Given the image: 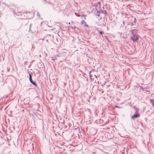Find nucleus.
<instances>
[{"mask_svg":"<svg viewBox=\"0 0 154 154\" xmlns=\"http://www.w3.org/2000/svg\"><path fill=\"white\" fill-rule=\"evenodd\" d=\"M133 36L130 37V39L134 42L136 41L138 39L139 36L135 34H132Z\"/></svg>","mask_w":154,"mask_h":154,"instance_id":"f257e3e1","label":"nucleus"},{"mask_svg":"<svg viewBox=\"0 0 154 154\" xmlns=\"http://www.w3.org/2000/svg\"><path fill=\"white\" fill-rule=\"evenodd\" d=\"M138 109H136V113L134 114L133 116H132V119H134L135 118H136L140 116V114L138 113H137V112H138Z\"/></svg>","mask_w":154,"mask_h":154,"instance_id":"f03ea898","label":"nucleus"},{"mask_svg":"<svg viewBox=\"0 0 154 154\" xmlns=\"http://www.w3.org/2000/svg\"><path fill=\"white\" fill-rule=\"evenodd\" d=\"M29 79L30 82L34 85H36V84L34 82L32 79V76L30 74H29Z\"/></svg>","mask_w":154,"mask_h":154,"instance_id":"7ed1b4c3","label":"nucleus"},{"mask_svg":"<svg viewBox=\"0 0 154 154\" xmlns=\"http://www.w3.org/2000/svg\"><path fill=\"white\" fill-rule=\"evenodd\" d=\"M81 23L82 25H84L85 26H86L87 27H88V25L86 24L85 21L82 20L81 21Z\"/></svg>","mask_w":154,"mask_h":154,"instance_id":"20e7f679","label":"nucleus"},{"mask_svg":"<svg viewBox=\"0 0 154 154\" xmlns=\"http://www.w3.org/2000/svg\"><path fill=\"white\" fill-rule=\"evenodd\" d=\"M138 30L137 29H133L131 31L132 34H135V33H137Z\"/></svg>","mask_w":154,"mask_h":154,"instance_id":"39448f33","label":"nucleus"},{"mask_svg":"<svg viewBox=\"0 0 154 154\" xmlns=\"http://www.w3.org/2000/svg\"><path fill=\"white\" fill-rule=\"evenodd\" d=\"M150 101L153 106L154 107V100H151Z\"/></svg>","mask_w":154,"mask_h":154,"instance_id":"423d86ee","label":"nucleus"},{"mask_svg":"<svg viewBox=\"0 0 154 154\" xmlns=\"http://www.w3.org/2000/svg\"><path fill=\"white\" fill-rule=\"evenodd\" d=\"M100 34H102L103 33V32L100 31Z\"/></svg>","mask_w":154,"mask_h":154,"instance_id":"0eeeda50","label":"nucleus"},{"mask_svg":"<svg viewBox=\"0 0 154 154\" xmlns=\"http://www.w3.org/2000/svg\"><path fill=\"white\" fill-rule=\"evenodd\" d=\"M96 10H98V8H97V7H96Z\"/></svg>","mask_w":154,"mask_h":154,"instance_id":"6e6552de","label":"nucleus"},{"mask_svg":"<svg viewBox=\"0 0 154 154\" xmlns=\"http://www.w3.org/2000/svg\"><path fill=\"white\" fill-rule=\"evenodd\" d=\"M115 107H116L119 108V107H118L117 106H116Z\"/></svg>","mask_w":154,"mask_h":154,"instance_id":"1a4fd4ad","label":"nucleus"}]
</instances>
